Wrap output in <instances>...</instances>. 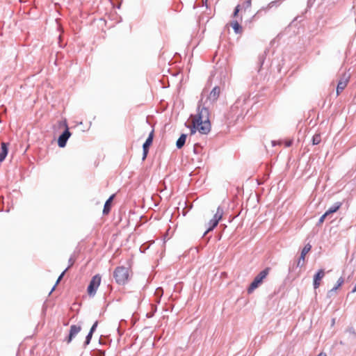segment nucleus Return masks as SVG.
Returning <instances> with one entry per match:
<instances>
[{
    "label": "nucleus",
    "instance_id": "f257e3e1",
    "mask_svg": "<svg viewBox=\"0 0 356 356\" xmlns=\"http://www.w3.org/2000/svg\"><path fill=\"white\" fill-rule=\"evenodd\" d=\"M220 92V88L215 86L205 101H204L203 97L201 98L198 105L197 114L192 121L191 134H195L196 131L202 134H207L210 131L211 124L209 122V107L218 99Z\"/></svg>",
    "mask_w": 356,
    "mask_h": 356
},
{
    "label": "nucleus",
    "instance_id": "f03ea898",
    "mask_svg": "<svg viewBox=\"0 0 356 356\" xmlns=\"http://www.w3.org/2000/svg\"><path fill=\"white\" fill-rule=\"evenodd\" d=\"M113 276L117 283L124 284L129 278V269L124 266L118 267L113 273Z\"/></svg>",
    "mask_w": 356,
    "mask_h": 356
},
{
    "label": "nucleus",
    "instance_id": "7ed1b4c3",
    "mask_svg": "<svg viewBox=\"0 0 356 356\" xmlns=\"http://www.w3.org/2000/svg\"><path fill=\"white\" fill-rule=\"evenodd\" d=\"M269 273V268H267L262 271H261L254 279L253 282L250 285L248 291V293H252L254 289H256L262 282L263 280L266 277Z\"/></svg>",
    "mask_w": 356,
    "mask_h": 356
},
{
    "label": "nucleus",
    "instance_id": "20e7f679",
    "mask_svg": "<svg viewBox=\"0 0 356 356\" xmlns=\"http://www.w3.org/2000/svg\"><path fill=\"white\" fill-rule=\"evenodd\" d=\"M223 215V209L218 207L216 211V213L214 214L213 218L209 222L208 225L209 227L204 234L207 232L213 230L218 224V222L221 220Z\"/></svg>",
    "mask_w": 356,
    "mask_h": 356
},
{
    "label": "nucleus",
    "instance_id": "39448f33",
    "mask_svg": "<svg viewBox=\"0 0 356 356\" xmlns=\"http://www.w3.org/2000/svg\"><path fill=\"white\" fill-rule=\"evenodd\" d=\"M101 283V276L99 275H95L92 277L88 286V293L90 296H94L96 291L99 286Z\"/></svg>",
    "mask_w": 356,
    "mask_h": 356
},
{
    "label": "nucleus",
    "instance_id": "423d86ee",
    "mask_svg": "<svg viewBox=\"0 0 356 356\" xmlns=\"http://www.w3.org/2000/svg\"><path fill=\"white\" fill-rule=\"evenodd\" d=\"M71 133L67 128L63 133L59 136L58 140V144L60 147H64L66 145L68 138L70 137Z\"/></svg>",
    "mask_w": 356,
    "mask_h": 356
},
{
    "label": "nucleus",
    "instance_id": "0eeeda50",
    "mask_svg": "<svg viewBox=\"0 0 356 356\" xmlns=\"http://www.w3.org/2000/svg\"><path fill=\"white\" fill-rule=\"evenodd\" d=\"M349 76L346 74H343L341 79L339 81L337 87V94L339 95L346 87L347 83L348 82Z\"/></svg>",
    "mask_w": 356,
    "mask_h": 356
},
{
    "label": "nucleus",
    "instance_id": "6e6552de",
    "mask_svg": "<svg viewBox=\"0 0 356 356\" xmlns=\"http://www.w3.org/2000/svg\"><path fill=\"white\" fill-rule=\"evenodd\" d=\"M153 136H154V131H152L151 133L149 134L148 138H147L146 141L145 142V143L143 145V160L146 158V156L147 155L149 147L151 145V144L152 143Z\"/></svg>",
    "mask_w": 356,
    "mask_h": 356
},
{
    "label": "nucleus",
    "instance_id": "1a4fd4ad",
    "mask_svg": "<svg viewBox=\"0 0 356 356\" xmlns=\"http://www.w3.org/2000/svg\"><path fill=\"white\" fill-rule=\"evenodd\" d=\"M312 248L311 245L307 244L302 250L300 257L297 261V266H302L304 265V261L305 255L310 251Z\"/></svg>",
    "mask_w": 356,
    "mask_h": 356
},
{
    "label": "nucleus",
    "instance_id": "9d476101",
    "mask_svg": "<svg viewBox=\"0 0 356 356\" xmlns=\"http://www.w3.org/2000/svg\"><path fill=\"white\" fill-rule=\"evenodd\" d=\"M325 276V271L323 269L319 270L314 276V288L316 289L321 285V281Z\"/></svg>",
    "mask_w": 356,
    "mask_h": 356
},
{
    "label": "nucleus",
    "instance_id": "9b49d317",
    "mask_svg": "<svg viewBox=\"0 0 356 356\" xmlns=\"http://www.w3.org/2000/svg\"><path fill=\"white\" fill-rule=\"evenodd\" d=\"M81 326H78V325H71L70 334H69L68 338L66 340L67 343H70L72 341V339L81 331Z\"/></svg>",
    "mask_w": 356,
    "mask_h": 356
},
{
    "label": "nucleus",
    "instance_id": "f8f14e48",
    "mask_svg": "<svg viewBox=\"0 0 356 356\" xmlns=\"http://www.w3.org/2000/svg\"><path fill=\"white\" fill-rule=\"evenodd\" d=\"M341 206V202H337L334 203L331 207H330L325 212V216H328L331 218V215L335 213Z\"/></svg>",
    "mask_w": 356,
    "mask_h": 356
},
{
    "label": "nucleus",
    "instance_id": "ddd939ff",
    "mask_svg": "<svg viewBox=\"0 0 356 356\" xmlns=\"http://www.w3.org/2000/svg\"><path fill=\"white\" fill-rule=\"evenodd\" d=\"M8 154V147L5 143H1V152H0V163L4 161Z\"/></svg>",
    "mask_w": 356,
    "mask_h": 356
},
{
    "label": "nucleus",
    "instance_id": "4468645a",
    "mask_svg": "<svg viewBox=\"0 0 356 356\" xmlns=\"http://www.w3.org/2000/svg\"><path fill=\"white\" fill-rule=\"evenodd\" d=\"M113 197H114L113 195H111L105 202L104 209H103L104 214L106 215L109 213L110 209H111V204L112 200L113 199Z\"/></svg>",
    "mask_w": 356,
    "mask_h": 356
},
{
    "label": "nucleus",
    "instance_id": "2eb2a0df",
    "mask_svg": "<svg viewBox=\"0 0 356 356\" xmlns=\"http://www.w3.org/2000/svg\"><path fill=\"white\" fill-rule=\"evenodd\" d=\"M186 137H187L186 134H183L178 138V140H177V143H176V145L178 149L181 148L184 145V144L186 143Z\"/></svg>",
    "mask_w": 356,
    "mask_h": 356
},
{
    "label": "nucleus",
    "instance_id": "dca6fc26",
    "mask_svg": "<svg viewBox=\"0 0 356 356\" xmlns=\"http://www.w3.org/2000/svg\"><path fill=\"white\" fill-rule=\"evenodd\" d=\"M344 282L343 278L340 277L337 282L335 286H334L331 290L329 291L328 294L331 296L332 293L335 292Z\"/></svg>",
    "mask_w": 356,
    "mask_h": 356
},
{
    "label": "nucleus",
    "instance_id": "f3484780",
    "mask_svg": "<svg viewBox=\"0 0 356 356\" xmlns=\"http://www.w3.org/2000/svg\"><path fill=\"white\" fill-rule=\"evenodd\" d=\"M163 294V289L159 287L156 289L154 292V296L156 297V301L159 303L160 302L161 298Z\"/></svg>",
    "mask_w": 356,
    "mask_h": 356
},
{
    "label": "nucleus",
    "instance_id": "a211bd4d",
    "mask_svg": "<svg viewBox=\"0 0 356 356\" xmlns=\"http://www.w3.org/2000/svg\"><path fill=\"white\" fill-rule=\"evenodd\" d=\"M232 26L233 29L234 30L235 33H240V31L241 30V26L238 23V22L236 21V22H232Z\"/></svg>",
    "mask_w": 356,
    "mask_h": 356
},
{
    "label": "nucleus",
    "instance_id": "6ab92c4d",
    "mask_svg": "<svg viewBox=\"0 0 356 356\" xmlns=\"http://www.w3.org/2000/svg\"><path fill=\"white\" fill-rule=\"evenodd\" d=\"M321 136L319 134H316L313 136L312 143L314 145H318L321 142Z\"/></svg>",
    "mask_w": 356,
    "mask_h": 356
},
{
    "label": "nucleus",
    "instance_id": "aec40b11",
    "mask_svg": "<svg viewBox=\"0 0 356 356\" xmlns=\"http://www.w3.org/2000/svg\"><path fill=\"white\" fill-rule=\"evenodd\" d=\"M68 268H67L58 277L56 282V284L54 286V287L52 288L50 293L55 289L56 288V286L60 282V281L62 280L63 277L64 276L65 272L67 270Z\"/></svg>",
    "mask_w": 356,
    "mask_h": 356
},
{
    "label": "nucleus",
    "instance_id": "412c9836",
    "mask_svg": "<svg viewBox=\"0 0 356 356\" xmlns=\"http://www.w3.org/2000/svg\"><path fill=\"white\" fill-rule=\"evenodd\" d=\"M92 332H89L88 334L87 335L86 338V341H85V345H88L90 342V339L92 338Z\"/></svg>",
    "mask_w": 356,
    "mask_h": 356
},
{
    "label": "nucleus",
    "instance_id": "4be33fe9",
    "mask_svg": "<svg viewBox=\"0 0 356 356\" xmlns=\"http://www.w3.org/2000/svg\"><path fill=\"white\" fill-rule=\"evenodd\" d=\"M326 218H329L328 216H325V213L319 218V220H318V225H321L323 222L324 220H325Z\"/></svg>",
    "mask_w": 356,
    "mask_h": 356
},
{
    "label": "nucleus",
    "instance_id": "5701e85b",
    "mask_svg": "<svg viewBox=\"0 0 356 356\" xmlns=\"http://www.w3.org/2000/svg\"><path fill=\"white\" fill-rule=\"evenodd\" d=\"M97 321H96L92 326V327L90 328V332H92V333H93L95 332V330H96L97 328Z\"/></svg>",
    "mask_w": 356,
    "mask_h": 356
},
{
    "label": "nucleus",
    "instance_id": "b1692460",
    "mask_svg": "<svg viewBox=\"0 0 356 356\" xmlns=\"http://www.w3.org/2000/svg\"><path fill=\"white\" fill-rule=\"evenodd\" d=\"M240 10V6L238 5L236 8H235V10H234V17H236L237 16L238 12Z\"/></svg>",
    "mask_w": 356,
    "mask_h": 356
},
{
    "label": "nucleus",
    "instance_id": "393cba45",
    "mask_svg": "<svg viewBox=\"0 0 356 356\" xmlns=\"http://www.w3.org/2000/svg\"><path fill=\"white\" fill-rule=\"evenodd\" d=\"M245 8H250L251 6V0H248L245 3Z\"/></svg>",
    "mask_w": 356,
    "mask_h": 356
},
{
    "label": "nucleus",
    "instance_id": "a878e982",
    "mask_svg": "<svg viewBox=\"0 0 356 356\" xmlns=\"http://www.w3.org/2000/svg\"><path fill=\"white\" fill-rule=\"evenodd\" d=\"M69 262H70V266H68V268L73 264L74 263V259L71 257L70 259H69Z\"/></svg>",
    "mask_w": 356,
    "mask_h": 356
},
{
    "label": "nucleus",
    "instance_id": "bb28decb",
    "mask_svg": "<svg viewBox=\"0 0 356 356\" xmlns=\"http://www.w3.org/2000/svg\"><path fill=\"white\" fill-rule=\"evenodd\" d=\"M291 141H288V142L286 143V147H289V146H291Z\"/></svg>",
    "mask_w": 356,
    "mask_h": 356
},
{
    "label": "nucleus",
    "instance_id": "cd10ccee",
    "mask_svg": "<svg viewBox=\"0 0 356 356\" xmlns=\"http://www.w3.org/2000/svg\"><path fill=\"white\" fill-rule=\"evenodd\" d=\"M318 356H327L325 353H321Z\"/></svg>",
    "mask_w": 356,
    "mask_h": 356
},
{
    "label": "nucleus",
    "instance_id": "c85d7f7f",
    "mask_svg": "<svg viewBox=\"0 0 356 356\" xmlns=\"http://www.w3.org/2000/svg\"><path fill=\"white\" fill-rule=\"evenodd\" d=\"M104 356V355H103Z\"/></svg>",
    "mask_w": 356,
    "mask_h": 356
}]
</instances>
